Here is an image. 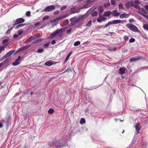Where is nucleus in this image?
<instances>
[{
  "label": "nucleus",
  "mask_w": 148,
  "mask_h": 148,
  "mask_svg": "<svg viewBox=\"0 0 148 148\" xmlns=\"http://www.w3.org/2000/svg\"><path fill=\"white\" fill-rule=\"evenodd\" d=\"M135 21V20L133 18H131L129 20V22L130 23L134 22Z\"/></svg>",
  "instance_id": "obj_61"
},
{
  "label": "nucleus",
  "mask_w": 148,
  "mask_h": 148,
  "mask_svg": "<svg viewBox=\"0 0 148 148\" xmlns=\"http://www.w3.org/2000/svg\"><path fill=\"white\" fill-rule=\"evenodd\" d=\"M6 58L7 57H6L4 55L3 56L2 58H0V62H1L2 60H3Z\"/></svg>",
  "instance_id": "obj_55"
},
{
  "label": "nucleus",
  "mask_w": 148,
  "mask_h": 148,
  "mask_svg": "<svg viewBox=\"0 0 148 148\" xmlns=\"http://www.w3.org/2000/svg\"><path fill=\"white\" fill-rule=\"evenodd\" d=\"M123 39L125 41L128 40L129 39L128 36H127L126 35H125L123 37Z\"/></svg>",
  "instance_id": "obj_47"
},
{
  "label": "nucleus",
  "mask_w": 148,
  "mask_h": 148,
  "mask_svg": "<svg viewBox=\"0 0 148 148\" xmlns=\"http://www.w3.org/2000/svg\"><path fill=\"white\" fill-rule=\"evenodd\" d=\"M54 110L52 108H50L48 111V112L49 114H52L54 112Z\"/></svg>",
  "instance_id": "obj_36"
},
{
  "label": "nucleus",
  "mask_w": 148,
  "mask_h": 148,
  "mask_svg": "<svg viewBox=\"0 0 148 148\" xmlns=\"http://www.w3.org/2000/svg\"><path fill=\"white\" fill-rule=\"evenodd\" d=\"M131 5L130 1L127 2L125 4V7L127 9H128L130 7Z\"/></svg>",
  "instance_id": "obj_26"
},
{
  "label": "nucleus",
  "mask_w": 148,
  "mask_h": 148,
  "mask_svg": "<svg viewBox=\"0 0 148 148\" xmlns=\"http://www.w3.org/2000/svg\"><path fill=\"white\" fill-rule=\"evenodd\" d=\"M50 43V42H49L47 43L44 44L43 46V48H45V47H47L49 46V44Z\"/></svg>",
  "instance_id": "obj_44"
},
{
  "label": "nucleus",
  "mask_w": 148,
  "mask_h": 148,
  "mask_svg": "<svg viewBox=\"0 0 148 148\" xmlns=\"http://www.w3.org/2000/svg\"><path fill=\"white\" fill-rule=\"evenodd\" d=\"M134 7L136 9L138 10H140L141 9L140 7L137 5H136L135 6H134Z\"/></svg>",
  "instance_id": "obj_51"
},
{
  "label": "nucleus",
  "mask_w": 148,
  "mask_h": 148,
  "mask_svg": "<svg viewBox=\"0 0 148 148\" xmlns=\"http://www.w3.org/2000/svg\"><path fill=\"white\" fill-rule=\"evenodd\" d=\"M95 1V0H93L92 1L87 0L86 2V4L82 6L81 9L87 8L91 7Z\"/></svg>",
  "instance_id": "obj_3"
},
{
  "label": "nucleus",
  "mask_w": 148,
  "mask_h": 148,
  "mask_svg": "<svg viewBox=\"0 0 148 148\" xmlns=\"http://www.w3.org/2000/svg\"><path fill=\"white\" fill-rule=\"evenodd\" d=\"M80 44V42L79 41H78L75 42L74 44V46H77L78 45H79Z\"/></svg>",
  "instance_id": "obj_41"
},
{
  "label": "nucleus",
  "mask_w": 148,
  "mask_h": 148,
  "mask_svg": "<svg viewBox=\"0 0 148 148\" xmlns=\"http://www.w3.org/2000/svg\"><path fill=\"white\" fill-rule=\"evenodd\" d=\"M97 21L98 22L100 23L102 21L101 17L100 16L99 18H98L97 19Z\"/></svg>",
  "instance_id": "obj_58"
},
{
  "label": "nucleus",
  "mask_w": 148,
  "mask_h": 148,
  "mask_svg": "<svg viewBox=\"0 0 148 148\" xmlns=\"http://www.w3.org/2000/svg\"><path fill=\"white\" fill-rule=\"evenodd\" d=\"M84 19V16H80L75 20L73 23L76 24V23L78 22L80 20H83Z\"/></svg>",
  "instance_id": "obj_9"
},
{
  "label": "nucleus",
  "mask_w": 148,
  "mask_h": 148,
  "mask_svg": "<svg viewBox=\"0 0 148 148\" xmlns=\"http://www.w3.org/2000/svg\"><path fill=\"white\" fill-rule=\"evenodd\" d=\"M130 3L131 5L132 6L134 7V6H135L136 5H135L134 2L133 1H130Z\"/></svg>",
  "instance_id": "obj_48"
},
{
  "label": "nucleus",
  "mask_w": 148,
  "mask_h": 148,
  "mask_svg": "<svg viewBox=\"0 0 148 148\" xmlns=\"http://www.w3.org/2000/svg\"><path fill=\"white\" fill-rule=\"evenodd\" d=\"M141 58V57H140V58H130V62H132L135 61L137 60H138Z\"/></svg>",
  "instance_id": "obj_24"
},
{
  "label": "nucleus",
  "mask_w": 148,
  "mask_h": 148,
  "mask_svg": "<svg viewBox=\"0 0 148 148\" xmlns=\"http://www.w3.org/2000/svg\"><path fill=\"white\" fill-rule=\"evenodd\" d=\"M58 33L57 30L51 33L50 35L47 37L48 39H52L54 36H56Z\"/></svg>",
  "instance_id": "obj_7"
},
{
  "label": "nucleus",
  "mask_w": 148,
  "mask_h": 148,
  "mask_svg": "<svg viewBox=\"0 0 148 148\" xmlns=\"http://www.w3.org/2000/svg\"><path fill=\"white\" fill-rule=\"evenodd\" d=\"M111 3L113 5H115V1L114 0H110Z\"/></svg>",
  "instance_id": "obj_53"
},
{
  "label": "nucleus",
  "mask_w": 148,
  "mask_h": 148,
  "mask_svg": "<svg viewBox=\"0 0 148 148\" xmlns=\"http://www.w3.org/2000/svg\"><path fill=\"white\" fill-rule=\"evenodd\" d=\"M92 25V21H89L86 25V26L88 27H90Z\"/></svg>",
  "instance_id": "obj_43"
},
{
  "label": "nucleus",
  "mask_w": 148,
  "mask_h": 148,
  "mask_svg": "<svg viewBox=\"0 0 148 148\" xmlns=\"http://www.w3.org/2000/svg\"><path fill=\"white\" fill-rule=\"evenodd\" d=\"M31 40V41L36 39V37L34 36H31L29 37Z\"/></svg>",
  "instance_id": "obj_57"
},
{
  "label": "nucleus",
  "mask_w": 148,
  "mask_h": 148,
  "mask_svg": "<svg viewBox=\"0 0 148 148\" xmlns=\"http://www.w3.org/2000/svg\"><path fill=\"white\" fill-rule=\"evenodd\" d=\"M135 40L134 38H131L129 40V42H135Z\"/></svg>",
  "instance_id": "obj_50"
},
{
  "label": "nucleus",
  "mask_w": 148,
  "mask_h": 148,
  "mask_svg": "<svg viewBox=\"0 0 148 148\" xmlns=\"http://www.w3.org/2000/svg\"><path fill=\"white\" fill-rule=\"evenodd\" d=\"M9 41V40L8 39H5L3 40L2 43L4 45V46L5 47V48L8 44V43Z\"/></svg>",
  "instance_id": "obj_14"
},
{
  "label": "nucleus",
  "mask_w": 148,
  "mask_h": 148,
  "mask_svg": "<svg viewBox=\"0 0 148 148\" xmlns=\"http://www.w3.org/2000/svg\"><path fill=\"white\" fill-rule=\"evenodd\" d=\"M70 12L71 14H74L79 12H80V10L79 9L78 10H76L75 8H73L71 9Z\"/></svg>",
  "instance_id": "obj_11"
},
{
  "label": "nucleus",
  "mask_w": 148,
  "mask_h": 148,
  "mask_svg": "<svg viewBox=\"0 0 148 148\" xmlns=\"http://www.w3.org/2000/svg\"><path fill=\"white\" fill-rule=\"evenodd\" d=\"M140 124L138 123L136 124V125L135 126V128L137 132H138L140 129V128L139 127Z\"/></svg>",
  "instance_id": "obj_25"
},
{
  "label": "nucleus",
  "mask_w": 148,
  "mask_h": 148,
  "mask_svg": "<svg viewBox=\"0 0 148 148\" xmlns=\"http://www.w3.org/2000/svg\"><path fill=\"white\" fill-rule=\"evenodd\" d=\"M112 24L111 21H109L107 24H106L104 26V28L107 27L110 25Z\"/></svg>",
  "instance_id": "obj_34"
},
{
  "label": "nucleus",
  "mask_w": 148,
  "mask_h": 148,
  "mask_svg": "<svg viewBox=\"0 0 148 148\" xmlns=\"http://www.w3.org/2000/svg\"><path fill=\"white\" fill-rule=\"evenodd\" d=\"M93 9L92 8H91L86 13L88 14H90L93 11Z\"/></svg>",
  "instance_id": "obj_37"
},
{
  "label": "nucleus",
  "mask_w": 148,
  "mask_h": 148,
  "mask_svg": "<svg viewBox=\"0 0 148 148\" xmlns=\"http://www.w3.org/2000/svg\"><path fill=\"white\" fill-rule=\"evenodd\" d=\"M71 30L72 29H70L67 30L66 31V33L68 34H69L70 32H71Z\"/></svg>",
  "instance_id": "obj_63"
},
{
  "label": "nucleus",
  "mask_w": 148,
  "mask_h": 148,
  "mask_svg": "<svg viewBox=\"0 0 148 148\" xmlns=\"http://www.w3.org/2000/svg\"><path fill=\"white\" fill-rule=\"evenodd\" d=\"M112 13H113V16H118L120 14L119 12H117V11L116 10H113Z\"/></svg>",
  "instance_id": "obj_18"
},
{
  "label": "nucleus",
  "mask_w": 148,
  "mask_h": 148,
  "mask_svg": "<svg viewBox=\"0 0 148 148\" xmlns=\"http://www.w3.org/2000/svg\"><path fill=\"white\" fill-rule=\"evenodd\" d=\"M104 26L103 25H100L97 26V28L98 29H100L101 28H104Z\"/></svg>",
  "instance_id": "obj_56"
},
{
  "label": "nucleus",
  "mask_w": 148,
  "mask_h": 148,
  "mask_svg": "<svg viewBox=\"0 0 148 148\" xmlns=\"http://www.w3.org/2000/svg\"><path fill=\"white\" fill-rule=\"evenodd\" d=\"M31 13L29 11L27 12L26 13V15L27 16H30Z\"/></svg>",
  "instance_id": "obj_49"
},
{
  "label": "nucleus",
  "mask_w": 148,
  "mask_h": 148,
  "mask_svg": "<svg viewBox=\"0 0 148 148\" xmlns=\"http://www.w3.org/2000/svg\"><path fill=\"white\" fill-rule=\"evenodd\" d=\"M99 15V16H100L102 13L103 12L104 9L103 8V7L102 6H100L98 8Z\"/></svg>",
  "instance_id": "obj_10"
},
{
  "label": "nucleus",
  "mask_w": 148,
  "mask_h": 148,
  "mask_svg": "<svg viewBox=\"0 0 148 148\" xmlns=\"http://www.w3.org/2000/svg\"><path fill=\"white\" fill-rule=\"evenodd\" d=\"M31 45H27L25 46H23V48H24V49H27Z\"/></svg>",
  "instance_id": "obj_52"
},
{
  "label": "nucleus",
  "mask_w": 148,
  "mask_h": 148,
  "mask_svg": "<svg viewBox=\"0 0 148 148\" xmlns=\"http://www.w3.org/2000/svg\"><path fill=\"white\" fill-rule=\"evenodd\" d=\"M129 16V14H126L125 13H124L120 15L119 17L120 18H127Z\"/></svg>",
  "instance_id": "obj_16"
},
{
  "label": "nucleus",
  "mask_w": 148,
  "mask_h": 148,
  "mask_svg": "<svg viewBox=\"0 0 148 148\" xmlns=\"http://www.w3.org/2000/svg\"><path fill=\"white\" fill-rule=\"evenodd\" d=\"M112 24L120 23H121V21L120 20H114L111 21Z\"/></svg>",
  "instance_id": "obj_19"
},
{
  "label": "nucleus",
  "mask_w": 148,
  "mask_h": 148,
  "mask_svg": "<svg viewBox=\"0 0 148 148\" xmlns=\"http://www.w3.org/2000/svg\"><path fill=\"white\" fill-rule=\"evenodd\" d=\"M67 5H65V6H64L62 7L60 9H61V10H65V9H66V8H67Z\"/></svg>",
  "instance_id": "obj_54"
},
{
  "label": "nucleus",
  "mask_w": 148,
  "mask_h": 148,
  "mask_svg": "<svg viewBox=\"0 0 148 148\" xmlns=\"http://www.w3.org/2000/svg\"><path fill=\"white\" fill-rule=\"evenodd\" d=\"M140 10H141V11L143 12H144V13L145 14L146 13V10L144 9L143 8H142Z\"/></svg>",
  "instance_id": "obj_60"
},
{
  "label": "nucleus",
  "mask_w": 148,
  "mask_h": 148,
  "mask_svg": "<svg viewBox=\"0 0 148 148\" xmlns=\"http://www.w3.org/2000/svg\"><path fill=\"white\" fill-rule=\"evenodd\" d=\"M137 12H138V13H139L140 14V15H142V16H143L145 18V16H146V15H145L144 13V12H141V11L140 12H139V11H137Z\"/></svg>",
  "instance_id": "obj_42"
},
{
  "label": "nucleus",
  "mask_w": 148,
  "mask_h": 148,
  "mask_svg": "<svg viewBox=\"0 0 148 148\" xmlns=\"http://www.w3.org/2000/svg\"><path fill=\"white\" fill-rule=\"evenodd\" d=\"M19 64L20 62L16 60L14 62L12 63V65L13 66H16L18 65Z\"/></svg>",
  "instance_id": "obj_28"
},
{
  "label": "nucleus",
  "mask_w": 148,
  "mask_h": 148,
  "mask_svg": "<svg viewBox=\"0 0 148 148\" xmlns=\"http://www.w3.org/2000/svg\"><path fill=\"white\" fill-rule=\"evenodd\" d=\"M98 12L96 11H94L91 14V16L93 17H95L97 16Z\"/></svg>",
  "instance_id": "obj_27"
},
{
  "label": "nucleus",
  "mask_w": 148,
  "mask_h": 148,
  "mask_svg": "<svg viewBox=\"0 0 148 148\" xmlns=\"http://www.w3.org/2000/svg\"><path fill=\"white\" fill-rule=\"evenodd\" d=\"M99 16H100V17H101L102 21H105L106 19V18L103 17L101 15Z\"/></svg>",
  "instance_id": "obj_59"
},
{
  "label": "nucleus",
  "mask_w": 148,
  "mask_h": 148,
  "mask_svg": "<svg viewBox=\"0 0 148 148\" xmlns=\"http://www.w3.org/2000/svg\"><path fill=\"white\" fill-rule=\"evenodd\" d=\"M24 50V48L22 47L19 48L15 52L14 54V55H16L17 53H18L20 51H23Z\"/></svg>",
  "instance_id": "obj_23"
},
{
  "label": "nucleus",
  "mask_w": 148,
  "mask_h": 148,
  "mask_svg": "<svg viewBox=\"0 0 148 148\" xmlns=\"http://www.w3.org/2000/svg\"><path fill=\"white\" fill-rule=\"evenodd\" d=\"M58 33L57 30L51 33L50 35L47 37L48 39H52L54 36H56Z\"/></svg>",
  "instance_id": "obj_8"
},
{
  "label": "nucleus",
  "mask_w": 148,
  "mask_h": 148,
  "mask_svg": "<svg viewBox=\"0 0 148 148\" xmlns=\"http://www.w3.org/2000/svg\"><path fill=\"white\" fill-rule=\"evenodd\" d=\"M53 62L51 60H49L46 62L45 64V65L47 66H50L53 65Z\"/></svg>",
  "instance_id": "obj_17"
},
{
  "label": "nucleus",
  "mask_w": 148,
  "mask_h": 148,
  "mask_svg": "<svg viewBox=\"0 0 148 148\" xmlns=\"http://www.w3.org/2000/svg\"><path fill=\"white\" fill-rule=\"evenodd\" d=\"M112 13L110 11H106L104 12L103 14V16H109L110 14Z\"/></svg>",
  "instance_id": "obj_15"
},
{
  "label": "nucleus",
  "mask_w": 148,
  "mask_h": 148,
  "mask_svg": "<svg viewBox=\"0 0 148 148\" xmlns=\"http://www.w3.org/2000/svg\"><path fill=\"white\" fill-rule=\"evenodd\" d=\"M66 28L67 27H65L64 28H61L60 29H57V30L59 34L60 32H62L65 31Z\"/></svg>",
  "instance_id": "obj_21"
},
{
  "label": "nucleus",
  "mask_w": 148,
  "mask_h": 148,
  "mask_svg": "<svg viewBox=\"0 0 148 148\" xmlns=\"http://www.w3.org/2000/svg\"><path fill=\"white\" fill-rule=\"evenodd\" d=\"M49 18V16H45L43 18V20H45L46 19H47L48 18Z\"/></svg>",
  "instance_id": "obj_64"
},
{
  "label": "nucleus",
  "mask_w": 148,
  "mask_h": 148,
  "mask_svg": "<svg viewBox=\"0 0 148 148\" xmlns=\"http://www.w3.org/2000/svg\"><path fill=\"white\" fill-rule=\"evenodd\" d=\"M44 51V50L42 48L39 49L37 50V52L38 53H41L43 52Z\"/></svg>",
  "instance_id": "obj_33"
},
{
  "label": "nucleus",
  "mask_w": 148,
  "mask_h": 148,
  "mask_svg": "<svg viewBox=\"0 0 148 148\" xmlns=\"http://www.w3.org/2000/svg\"><path fill=\"white\" fill-rule=\"evenodd\" d=\"M67 140V138L64 137L61 139L51 141L49 145L51 147L55 146L56 148H63L66 146Z\"/></svg>",
  "instance_id": "obj_1"
},
{
  "label": "nucleus",
  "mask_w": 148,
  "mask_h": 148,
  "mask_svg": "<svg viewBox=\"0 0 148 148\" xmlns=\"http://www.w3.org/2000/svg\"><path fill=\"white\" fill-rule=\"evenodd\" d=\"M42 40L40 38H39L37 40H35V41H34V42H33L34 43H38L39 42H40Z\"/></svg>",
  "instance_id": "obj_31"
},
{
  "label": "nucleus",
  "mask_w": 148,
  "mask_h": 148,
  "mask_svg": "<svg viewBox=\"0 0 148 148\" xmlns=\"http://www.w3.org/2000/svg\"><path fill=\"white\" fill-rule=\"evenodd\" d=\"M15 50H11L7 53L5 55L7 58L8 57L12 54L15 52Z\"/></svg>",
  "instance_id": "obj_12"
},
{
  "label": "nucleus",
  "mask_w": 148,
  "mask_h": 148,
  "mask_svg": "<svg viewBox=\"0 0 148 148\" xmlns=\"http://www.w3.org/2000/svg\"><path fill=\"white\" fill-rule=\"evenodd\" d=\"M55 8H56L55 6L53 5H51L47 6L41 12H50L54 10Z\"/></svg>",
  "instance_id": "obj_4"
},
{
  "label": "nucleus",
  "mask_w": 148,
  "mask_h": 148,
  "mask_svg": "<svg viewBox=\"0 0 148 148\" xmlns=\"http://www.w3.org/2000/svg\"><path fill=\"white\" fill-rule=\"evenodd\" d=\"M110 3L108 2L107 3H105L104 4V7L105 8H107L110 5Z\"/></svg>",
  "instance_id": "obj_40"
},
{
  "label": "nucleus",
  "mask_w": 148,
  "mask_h": 148,
  "mask_svg": "<svg viewBox=\"0 0 148 148\" xmlns=\"http://www.w3.org/2000/svg\"><path fill=\"white\" fill-rule=\"evenodd\" d=\"M119 8L120 9H124V8L123 6L122 3H120L119 5Z\"/></svg>",
  "instance_id": "obj_30"
},
{
  "label": "nucleus",
  "mask_w": 148,
  "mask_h": 148,
  "mask_svg": "<svg viewBox=\"0 0 148 148\" xmlns=\"http://www.w3.org/2000/svg\"><path fill=\"white\" fill-rule=\"evenodd\" d=\"M126 27L131 31L134 32H139L140 31L135 25L131 23H128L126 25Z\"/></svg>",
  "instance_id": "obj_2"
},
{
  "label": "nucleus",
  "mask_w": 148,
  "mask_h": 148,
  "mask_svg": "<svg viewBox=\"0 0 148 148\" xmlns=\"http://www.w3.org/2000/svg\"><path fill=\"white\" fill-rule=\"evenodd\" d=\"M75 18V17H74L73 18H72L70 19V21L72 23L74 22V19Z\"/></svg>",
  "instance_id": "obj_62"
},
{
  "label": "nucleus",
  "mask_w": 148,
  "mask_h": 148,
  "mask_svg": "<svg viewBox=\"0 0 148 148\" xmlns=\"http://www.w3.org/2000/svg\"><path fill=\"white\" fill-rule=\"evenodd\" d=\"M25 21V20L22 18H20L17 19L15 23L13 24V26L23 23Z\"/></svg>",
  "instance_id": "obj_5"
},
{
  "label": "nucleus",
  "mask_w": 148,
  "mask_h": 148,
  "mask_svg": "<svg viewBox=\"0 0 148 148\" xmlns=\"http://www.w3.org/2000/svg\"><path fill=\"white\" fill-rule=\"evenodd\" d=\"M9 60V59L8 58H7L6 60H4L3 62H2L1 63V64H2V65H3L4 64L7 63Z\"/></svg>",
  "instance_id": "obj_32"
},
{
  "label": "nucleus",
  "mask_w": 148,
  "mask_h": 148,
  "mask_svg": "<svg viewBox=\"0 0 148 148\" xmlns=\"http://www.w3.org/2000/svg\"><path fill=\"white\" fill-rule=\"evenodd\" d=\"M71 68H69V69H66L65 71H64L62 73H64L66 72H70L71 71Z\"/></svg>",
  "instance_id": "obj_39"
},
{
  "label": "nucleus",
  "mask_w": 148,
  "mask_h": 148,
  "mask_svg": "<svg viewBox=\"0 0 148 148\" xmlns=\"http://www.w3.org/2000/svg\"><path fill=\"white\" fill-rule=\"evenodd\" d=\"M85 122L86 121L85 119L84 118H82L80 120V123L81 124H83L85 123Z\"/></svg>",
  "instance_id": "obj_29"
},
{
  "label": "nucleus",
  "mask_w": 148,
  "mask_h": 148,
  "mask_svg": "<svg viewBox=\"0 0 148 148\" xmlns=\"http://www.w3.org/2000/svg\"><path fill=\"white\" fill-rule=\"evenodd\" d=\"M143 28L145 30L148 31V25L147 24H144L143 25Z\"/></svg>",
  "instance_id": "obj_35"
},
{
  "label": "nucleus",
  "mask_w": 148,
  "mask_h": 148,
  "mask_svg": "<svg viewBox=\"0 0 148 148\" xmlns=\"http://www.w3.org/2000/svg\"><path fill=\"white\" fill-rule=\"evenodd\" d=\"M5 48V47L4 46H1L0 47V54L1 52L4 50Z\"/></svg>",
  "instance_id": "obj_46"
},
{
  "label": "nucleus",
  "mask_w": 148,
  "mask_h": 148,
  "mask_svg": "<svg viewBox=\"0 0 148 148\" xmlns=\"http://www.w3.org/2000/svg\"><path fill=\"white\" fill-rule=\"evenodd\" d=\"M31 42V40L30 39V38L29 37L26 40H25L24 42L25 43H27L28 42Z\"/></svg>",
  "instance_id": "obj_45"
},
{
  "label": "nucleus",
  "mask_w": 148,
  "mask_h": 148,
  "mask_svg": "<svg viewBox=\"0 0 148 148\" xmlns=\"http://www.w3.org/2000/svg\"><path fill=\"white\" fill-rule=\"evenodd\" d=\"M69 23V21L68 19H66L64 21L63 23V25H67Z\"/></svg>",
  "instance_id": "obj_38"
},
{
  "label": "nucleus",
  "mask_w": 148,
  "mask_h": 148,
  "mask_svg": "<svg viewBox=\"0 0 148 148\" xmlns=\"http://www.w3.org/2000/svg\"><path fill=\"white\" fill-rule=\"evenodd\" d=\"M125 68L124 67L120 68L119 69V73L121 75L124 74L125 73Z\"/></svg>",
  "instance_id": "obj_13"
},
{
  "label": "nucleus",
  "mask_w": 148,
  "mask_h": 148,
  "mask_svg": "<svg viewBox=\"0 0 148 148\" xmlns=\"http://www.w3.org/2000/svg\"><path fill=\"white\" fill-rule=\"evenodd\" d=\"M72 53V51H71L69 53V54H68V55L66 57V58L64 60V63H66L67 61L68 60V59H69V57L71 56V54Z\"/></svg>",
  "instance_id": "obj_20"
},
{
  "label": "nucleus",
  "mask_w": 148,
  "mask_h": 148,
  "mask_svg": "<svg viewBox=\"0 0 148 148\" xmlns=\"http://www.w3.org/2000/svg\"><path fill=\"white\" fill-rule=\"evenodd\" d=\"M68 16H69L68 14L65 15H62V16H61L58 17H57L56 18L53 19V20H52V21L51 22H55L56 21H58L59 20H60L61 19H63V18H66V17Z\"/></svg>",
  "instance_id": "obj_6"
},
{
  "label": "nucleus",
  "mask_w": 148,
  "mask_h": 148,
  "mask_svg": "<svg viewBox=\"0 0 148 148\" xmlns=\"http://www.w3.org/2000/svg\"><path fill=\"white\" fill-rule=\"evenodd\" d=\"M26 25V24L25 23L21 24H18V25L15 27V29H18L19 28L22 27H23Z\"/></svg>",
  "instance_id": "obj_22"
}]
</instances>
